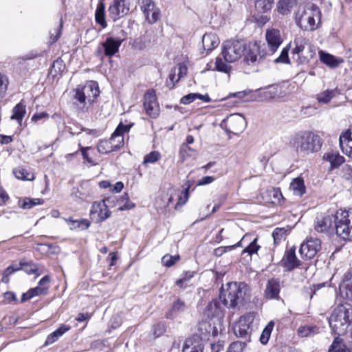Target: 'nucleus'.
<instances>
[{"mask_svg":"<svg viewBox=\"0 0 352 352\" xmlns=\"http://www.w3.org/2000/svg\"><path fill=\"white\" fill-rule=\"evenodd\" d=\"M133 126L131 124H123L120 123L109 140L111 146H112V148L113 151L119 149L121 146H123L124 144V134L128 133Z\"/></svg>","mask_w":352,"mask_h":352,"instance_id":"nucleus-15","label":"nucleus"},{"mask_svg":"<svg viewBox=\"0 0 352 352\" xmlns=\"http://www.w3.org/2000/svg\"><path fill=\"white\" fill-rule=\"evenodd\" d=\"M130 6V0H113L109 8L110 17L113 21H117L129 12Z\"/></svg>","mask_w":352,"mask_h":352,"instance_id":"nucleus-13","label":"nucleus"},{"mask_svg":"<svg viewBox=\"0 0 352 352\" xmlns=\"http://www.w3.org/2000/svg\"><path fill=\"white\" fill-rule=\"evenodd\" d=\"M244 61L248 65H253L258 62L264 56L260 50V45L256 42H250L245 45V50L243 54Z\"/></svg>","mask_w":352,"mask_h":352,"instance_id":"nucleus-16","label":"nucleus"},{"mask_svg":"<svg viewBox=\"0 0 352 352\" xmlns=\"http://www.w3.org/2000/svg\"><path fill=\"white\" fill-rule=\"evenodd\" d=\"M329 352H346V346L340 337H336L331 344Z\"/></svg>","mask_w":352,"mask_h":352,"instance_id":"nucleus-43","label":"nucleus"},{"mask_svg":"<svg viewBox=\"0 0 352 352\" xmlns=\"http://www.w3.org/2000/svg\"><path fill=\"white\" fill-rule=\"evenodd\" d=\"M323 159L330 163L332 169L339 167L344 162V157L333 151L325 153Z\"/></svg>","mask_w":352,"mask_h":352,"instance_id":"nucleus-27","label":"nucleus"},{"mask_svg":"<svg viewBox=\"0 0 352 352\" xmlns=\"http://www.w3.org/2000/svg\"><path fill=\"white\" fill-rule=\"evenodd\" d=\"M249 291L248 285L244 282H230L226 285V288H222L220 299H222L225 306L235 308L242 305Z\"/></svg>","mask_w":352,"mask_h":352,"instance_id":"nucleus-2","label":"nucleus"},{"mask_svg":"<svg viewBox=\"0 0 352 352\" xmlns=\"http://www.w3.org/2000/svg\"><path fill=\"white\" fill-rule=\"evenodd\" d=\"M144 107L146 114L151 118H155L159 116V105L153 91H148L144 95Z\"/></svg>","mask_w":352,"mask_h":352,"instance_id":"nucleus-17","label":"nucleus"},{"mask_svg":"<svg viewBox=\"0 0 352 352\" xmlns=\"http://www.w3.org/2000/svg\"><path fill=\"white\" fill-rule=\"evenodd\" d=\"M292 53L296 62L305 64L314 58L316 47L307 38L297 35L293 42Z\"/></svg>","mask_w":352,"mask_h":352,"instance_id":"nucleus-4","label":"nucleus"},{"mask_svg":"<svg viewBox=\"0 0 352 352\" xmlns=\"http://www.w3.org/2000/svg\"><path fill=\"white\" fill-rule=\"evenodd\" d=\"M252 238V236L251 234H245L236 244L228 248L233 249L236 247L243 246L245 243H249L247 247L243 250V254L247 253L249 255H252L256 253L261 248V246L257 243L258 239L256 237H254V239Z\"/></svg>","mask_w":352,"mask_h":352,"instance_id":"nucleus-19","label":"nucleus"},{"mask_svg":"<svg viewBox=\"0 0 352 352\" xmlns=\"http://www.w3.org/2000/svg\"><path fill=\"white\" fill-rule=\"evenodd\" d=\"M185 309V302L181 300H177L174 302L171 310L167 314V318H173L177 313L184 311Z\"/></svg>","mask_w":352,"mask_h":352,"instance_id":"nucleus-42","label":"nucleus"},{"mask_svg":"<svg viewBox=\"0 0 352 352\" xmlns=\"http://www.w3.org/2000/svg\"><path fill=\"white\" fill-rule=\"evenodd\" d=\"M274 0H256L255 8L260 12H266L273 6Z\"/></svg>","mask_w":352,"mask_h":352,"instance_id":"nucleus-40","label":"nucleus"},{"mask_svg":"<svg viewBox=\"0 0 352 352\" xmlns=\"http://www.w3.org/2000/svg\"><path fill=\"white\" fill-rule=\"evenodd\" d=\"M66 221L69 223L70 229H87L90 226V222L87 219H81L78 220H73L72 219H66Z\"/></svg>","mask_w":352,"mask_h":352,"instance_id":"nucleus-39","label":"nucleus"},{"mask_svg":"<svg viewBox=\"0 0 352 352\" xmlns=\"http://www.w3.org/2000/svg\"><path fill=\"white\" fill-rule=\"evenodd\" d=\"M214 177L212 176H206L199 179L197 182L198 186H204L212 183L214 181Z\"/></svg>","mask_w":352,"mask_h":352,"instance_id":"nucleus-60","label":"nucleus"},{"mask_svg":"<svg viewBox=\"0 0 352 352\" xmlns=\"http://www.w3.org/2000/svg\"><path fill=\"white\" fill-rule=\"evenodd\" d=\"M289 189L294 195L301 197L305 192L304 180L300 177H296L290 184Z\"/></svg>","mask_w":352,"mask_h":352,"instance_id":"nucleus-30","label":"nucleus"},{"mask_svg":"<svg viewBox=\"0 0 352 352\" xmlns=\"http://www.w3.org/2000/svg\"><path fill=\"white\" fill-rule=\"evenodd\" d=\"M227 130L232 133H238L243 131L246 126L245 118L240 114H232L223 120Z\"/></svg>","mask_w":352,"mask_h":352,"instance_id":"nucleus-14","label":"nucleus"},{"mask_svg":"<svg viewBox=\"0 0 352 352\" xmlns=\"http://www.w3.org/2000/svg\"><path fill=\"white\" fill-rule=\"evenodd\" d=\"M47 289L48 287L38 286L34 288H32L29 289L26 293L23 294L21 297V301L24 302L31 299L34 296L45 294Z\"/></svg>","mask_w":352,"mask_h":352,"instance_id":"nucleus-34","label":"nucleus"},{"mask_svg":"<svg viewBox=\"0 0 352 352\" xmlns=\"http://www.w3.org/2000/svg\"><path fill=\"white\" fill-rule=\"evenodd\" d=\"M141 10L150 23L156 22L160 17V12L153 0H137Z\"/></svg>","mask_w":352,"mask_h":352,"instance_id":"nucleus-12","label":"nucleus"},{"mask_svg":"<svg viewBox=\"0 0 352 352\" xmlns=\"http://www.w3.org/2000/svg\"><path fill=\"white\" fill-rule=\"evenodd\" d=\"M340 146L342 151L352 157V138L351 133L346 131L342 133L340 136Z\"/></svg>","mask_w":352,"mask_h":352,"instance_id":"nucleus-25","label":"nucleus"},{"mask_svg":"<svg viewBox=\"0 0 352 352\" xmlns=\"http://www.w3.org/2000/svg\"><path fill=\"white\" fill-rule=\"evenodd\" d=\"M336 89H327L316 95L318 102L327 104L336 96Z\"/></svg>","mask_w":352,"mask_h":352,"instance_id":"nucleus-35","label":"nucleus"},{"mask_svg":"<svg viewBox=\"0 0 352 352\" xmlns=\"http://www.w3.org/2000/svg\"><path fill=\"white\" fill-rule=\"evenodd\" d=\"M318 330V329L315 326H302L298 329V335L305 338L317 333Z\"/></svg>","mask_w":352,"mask_h":352,"instance_id":"nucleus-44","label":"nucleus"},{"mask_svg":"<svg viewBox=\"0 0 352 352\" xmlns=\"http://www.w3.org/2000/svg\"><path fill=\"white\" fill-rule=\"evenodd\" d=\"M8 84V78L4 76L0 75V98L4 96L7 90Z\"/></svg>","mask_w":352,"mask_h":352,"instance_id":"nucleus-58","label":"nucleus"},{"mask_svg":"<svg viewBox=\"0 0 352 352\" xmlns=\"http://www.w3.org/2000/svg\"><path fill=\"white\" fill-rule=\"evenodd\" d=\"M97 150L102 154H107L113 151L112 146H111L108 140H100L97 145Z\"/></svg>","mask_w":352,"mask_h":352,"instance_id":"nucleus-48","label":"nucleus"},{"mask_svg":"<svg viewBox=\"0 0 352 352\" xmlns=\"http://www.w3.org/2000/svg\"><path fill=\"white\" fill-rule=\"evenodd\" d=\"M329 322L336 334L339 336L345 335L352 327V305L349 303L338 305L332 311Z\"/></svg>","mask_w":352,"mask_h":352,"instance_id":"nucleus-1","label":"nucleus"},{"mask_svg":"<svg viewBox=\"0 0 352 352\" xmlns=\"http://www.w3.org/2000/svg\"><path fill=\"white\" fill-rule=\"evenodd\" d=\"M124 188V184L121 182H118L116 183V184L113 186V188H111L110 191L112 192H120L122 188Z\"/></svg>","mask_w":352,"mask_h":352,"instance_id":"nucleus-64","label":"nucleus"},{"mask_svg":"<svg viewBox=\"0 0 352 352\" xmlns=\"http://www.w3.org/2000/svg\"><path fill=\"white\" fill-rule=\"evenodd\" d=\"M245 45L237 40H228L221 45V56L226 63L238 60L244 54Z\"/></svg>","mask_w":352,"mask_h":352,"instance_id":"nucleus-8","label":"nucleus"},{"mask_svg":"<svg viewBox=\"0 0 352 352\" xmlns=\"http://www.w3.org/2000/svg\"><path fill=\"white\" fill-rule=\"evenodd\" d=\"M216 69L219 72L228 73L231 67L223 61L221 57H217L215 62Z\"/></svg>","mask_w":352,"mask_h":352,"instance_id":"nucleus-52","label":"nucleus"},{"mask_svg":"<svg viewBox=\"0 0 352 352\" xmlns=\"http://www.w3.org/2000/svg\"><path fill=\"white\" fill-rule=\"evenodd\" d=\"M99 94L98 83L90 80L85 85L79 86L76 89L74 98L80 104H82L83 109L88 110L93 105Z\"/></svg>","mask_w":352,"mask_h":352,"instance_id":"nucleus-7","label":"nucleus"},{"mask_svg":"<svg viewBox=\"0 0 352 352\" xmlns=\"http://www.w3.org/2000/svg\"><path fill=\"white\" fill-rule=\"evenodd\" d=\"M293 146L297 151L316 152L322 146L319 136L309 131H300L293 138Z\"/></svg>","mask_w":352,"mask_h":352,"instance_id":"nucleus-5","label":"nucleus"},{"mask_svg":"<svg viewBox=\"0 0 352 352\" xmlns=\"http://www.w3.org/2000/svg\"><path fill=\"white\" fill-rule=\"evenodd\" d=\"M256 316L257 314L254 312H250L242 316L233 327L234 334L237 337L243 338L250 341L253 323Z\"/></svg>","mask_w":352,"mask_h":352,"instance_id":"nucleus-9","label":"nucleus"},{"mask_svg":"<svg viewBox=\"0 0 352 352\" xmlns=\"http://www.w3.org/2000/svg\"><path fill=\"white\" fill-rule=\"evenodd\" d=\"M274 322L273 321H270L263 329L260 336V342L263 344H265L268 342L272 331L274 329Z\"/></svg>","mask_w":352,"mask_h":352,"instance_id":"nucleus-45","label":"nucleus"},{"mask_svg":"<svg viewBox=\"0 0 352 352\" xmlns=\"http://www.w3.org/2000/svg\"><path fill=\"white\" fill-rule=\"evenodd\" d=\"M335 225V215H327L321 219L318 218L315 224V230L323 232Z\"/></svg>","mask_w":352,"mask_h":352,"instance_id":"nucleus-26","label":"nucleus"},{"mask_svg":"<svg viewBox=\"0 0 352 352\" xmlns=\"http://www.w3.org/2000/svg\"><path fill=\"white\" fill-rule=\"evenodd\" d=\"M321 249V241L319 239L310 237L301 244L299 252L302 258L312 259Z\"/></svg>","mask_w":352,"mask_h":352,"instance_id":"nucleus-10","label":"nucleus"},{"mask_svg":"<svg viewBox=\"0 0 352 352\" xmlns=\"http://www.w3.org/2000/svg\"><path fill=\"white\" fill-rule=\"evenodd\" d=\"M318 54L320 61L331 67H336L341 63V60H338L333 55L322 50H320Z\"/></svg>","mask_w":352,"mask_h":352,"instance_id":"nucleus-31","label":"nucleus"},{"mask_svg":"<svg viewBox=\"0 0 352 352\" xmlns=\"http://www.w3.org/2000/svg\"><path fill=\"white\" fill-rule=\"evenodd\" d=\"M122 41L118 38L108 37L102 43L104 53L107 56H112L116 54L122 44Z\"/></svg>","mask_w":352,"mask_h":352,"instance_id":"nucleus-22","label":"nucleus"},{"mask_svg":"<svg viewBox=\"0 0 352 352\" xmlns=\"http://www.w3.org/2000/svg\"><path fill=\"white\" fill-rule=\"evenodd\" d=\"M202 43L204 48L210 52L219 45V39L214 33H206L203 36Z\"/></svg>","mask_w":352,"mask_h":352,"instance_id":"nucleus-28","label":"nucleus"},{"mask_svg":"<svg viewBox=\"0 0 352 352\" xmlns=\"http://www.w3.org/2000/svg\"><path fill=\"white\" fill-rule=\"evenodd\" d=\"M96 21L103 28L106 27L104 20V6L102 3L100 4L96 11Z\"/></svg>","mask_w":352,"mask_h":352,"instance_id":"nucleus-49","label":"nucleus"},{"mask_svg":"<svg viewBox=\"0 0 352 352\" xmlns=\"http://www.w3.org/2000/svg\"><path fill=\"white\" fill-rule=\"evenodd\" d=\"M70 329L69 327L62 324L58 329H56L55 331L50 334L45 342V345H49L51 344H53L54 342H56L60 336H62L65 332L69 331Z\"/></svg>","mask_w":352,"mask_h":352,"instance_id":"nucleus-33","label":"nucleus"},{"mask_svg":"<svg viewBox=\"0 0 352 352\" xmlns=\"http://www.w3.org/2000/svg\"><path fill=\"white\" fill-rule=\"evenodd\" d=\"M340 294L345 298L352 300V273H347L340 285Z\"/></svg>","mask_w":352,"mask_h":352,"instance_id":"nucleus-24","label":"nucleus"},{"mask_svg":"<svg viewBox=\"0 0 352 352\" xmlns=\"http://www.w3.org/2000/svg\"><path fill=\"white\" fill-rule=\"evenodd\" d=\"M120 211L127 210L134 208L135 204L129 200V197L126 193H124L118 200Z\"/></svg>","mask_w":352,"mask_h":352,"instance_id":"nucleus-41","label":"nucleus"},{"mask_svg":"<svg viewBox=\"0 0 352 352\" xmlns=\"http://www.w3.org/2000/svg\"><path fill=\"white\" fill-rule=\"evenodd\" d=\"M13 173L15 175V177L19 179L31 181L34 179L33 173L29 172L23 167H18L16 168H14L13 170Z\"/></svg>","mask_w":352,"mask_h":352,"instance_id":"nucleus-38","label":"nucleus"},{"mask_svg":"<svg viewBox=\"0 0 352 352\" xmlns=\"http://www.w3.org/2000/svg\"><path fill=\"white\" fill-rule=\"evenodd\" d=\"M80 150L82 153L83 159L86 160V162L89 164H90L92 166L96 165L97 163H96L89 156L87 153L88 150H90L91 148L89 146L87 147H82L81 145L79 144Z\"/></svg>","mask_w":352,"mask_h":352,"instance_id":"nucleus-56","label":"nucleus"},{"mask_svg":"<svg viewBox=\"0 0 352 352\" xmlns=\"http://www.w3.org/2000/svg\"><path fill=\"white\" fill-rule=\"evenodd\" d=\"M195 100V93H190L183 96L180 100V102L184 104H189Z\"/></svg>","mask_w":352,"mask_h":352,"instance_id":"nucleus-59","label":"nucleus"},{"mask_svg":"<svg viewBox=\"0 0 352 352\" xmlns=\"http://www.w3.org/2000/svg\"><path fill=\"white\" fill-rule=\"evenodd\" d=\"M265 39L267 43L268 52L270 54H273L283 42L280 31L274 28L266 31Z\"/></svg>","mask_w":352,"mask_h":352,"instance_id":"nucleus-18","label":"nucleus"},{"mask_svg":"<svg viewBox=\"0 0 352 352\" xmlns=\"http://www.w3.org/2000/svg\"><path fill=\"white\" fill-rule=\"evenodd\" d=\"M161 158V154L158 151H152L146 154L144 157L143 164H153Z\"/></svg>","mask_w":352,"mask_h":352,"instance_id":"nucleus-50","label":"nucleus"},{"mask_svg":"<svg viewBox=\"0 0 352 352\" xmlns=\"http://www.w3.org/2000/svg\"><path fill=\"white\" fill-rule=\"evenodd\" d=\"M222 313V307L219 300L217 299H214L210 302H209L204 311V314L208 318L221 316Z\"/></svg>","mask_w":352,"mask_h":352,"instance_id":"nucleus-29","label":"nucleus"},{"mask_svg":"<svg viewBox=\"0 0 352 352\" xmlns=\"http://www.w3.org/2000/svg\"><path fill=\"white\" fill-rule=\"evenodd\" d=\"M289 47H285L281 51L280 56L275 60L276 63H289V59L288 57Z\"/></svg>","mask_w":352,"mask_h":352,"instance_id":"nucleus-55","label":"nucleus"},{"mask_svg":"<svg viewBox=\"0 0 352 352\" xmlns=\"http://www.w3.org/2000/svg\"><path fill=\"white\" fill-rule=\"evenodd\" d=\"M20 270H23L28 274H32L36 273L38 271V268L36 265L32 263H25L23 261H21L19 263Z\"/></svg>","mask_w":352,"mask_h":352,"instance_id":"nucleus-47","label":"nucleus"},{"mask_svg":"<svg viewBox=\"0 0 352 352\" xmlns=\"http://www.w3.org/2000/svg\"><path fill=\"white\" fill-rule=\"evenodd\" d=\"M164 326L161 324H157L154 328V335L155 337H159L164 332Z\"/></svg>","mask_w":352,"mask_h":352,"instance_id":"nucleus-62","label":"nucleus"},{"mask_svg":"<svg viewBox=\"0 0 352 352\" xmlns=\"http://www.w3.org/2000/svg\"><path fill=\"white\" fill-rule=\"evenodd\" d=\"M107 201H109V199L93 203L90 210V218L96 223L104 221L110 217L111 212L108 209Z\"/></svg>","mask_w":352,"mask_h":352,"instance_id":"nucleus-11","label":"nucleus"},{"mask_svg":"<svg viewBox=\"0 0 352 352\" xmlns=\"http://www.w3.org/2000/svg\"><path fill=\"white\" fill-rule=\"evenodd\" d=\"M48 117H49L48 113H47L45 112H41V113L34 114L33 116L32 117V120L34 122H37L40 120L45 119V118H47Z\"/></svg>","mask_w":352,"mask_h":352,"instance_id":"nucleus-61","label":"nucleus"},{"mask_svg":"<svg viewBox=\"0 0 352 352\" xmlns=\"http://www.w3.org/2000/svg\"><path fill=\"white\" fill-rule=\"evenodd\" d=\"M195 155V151L191 148L188 145L183 144L180 148L179 157L182 161H184L187 157H192Z\"/></svg>","mask_w":352,"mask_h":352,"instance_id":"nucleus-46","label":"nucleus"},{"mask_svg":"<svg viewBox=\"0 0 352 352\" xmlns=\"http://www.w3.org/2000/svg\"><path fill=\"white\" fill-rule=\"evenodd\" d=\"M320 10L314 4L299 7L295 15L297 25L305 31L316 30L320 23Z\"/></svg>","mask_w":352,"mask_h":352,"instance_id":"nucleus-3","label":"nucleus"},{"mask_svg":"<svg viewBox=\"0 0 352 352\" xmlns=\"http://www.w3.org/2000/svg\"><path fill=\"white\" fill-rule=\"evenodd\" d=\"M8 195L5 192V190L0 186V206L6 204L7 200L8 199Z\"/></svg>","mask_w":352,"mask_h":352,"instance_id":"nucleus-63","label":"nucleus"},{"mask_svg":"<svg viewBox=\"0 0 352 352\" xmlns=\"http://www.w3.org/2000/svg\"><path fill=\"white\" fill-rule=\"evenodd\" d=\"M246 346L245 342L236 341L232 342L228 349V352H243Z\"/></svg>","mask_w":352,"mask_h":352,"instance_id":"nucleus-53","label":"nucleus"},{"mask_svg":"<svg viewBox=\"0 0 352 352\" xmlns=\"http://www.w3.org/2000/svg\"><path fill=\"white\" fill-rule=\"evenodd\" d=\"M187 67L183 64H179L173 67L169 75L168 78L166 80V86L172 89L175 87V82H177L182 77L187 74Z\"/></svg>","mask_w":352,"mask_h":352,"instance_id":"nucleus-20","label":"nucleus"},{"mask_svg":"<svg viewBox=\"0 0 352 352\" xmlns=\"http://www.w3.org/2000/svg\"><path fill=\"white\" fill-rule=\"evenodd\" d=\"M280 281L278 279L272 278L268 280L265 290V296L267 299H277L280 293Z\"/></svg>","mask_w":352,"mask_h":352,"instance_id":"nucleus-23","label":"nucleus"},{"mask_svg":"<svg viewBox=\"0 0 352 352\" xmlns=\"http://www.w3.org/2000/svg\"><path fill=\"white\" fill-rule=\"evenodd\" d=\"M12 113H13L10 117L11 120H16L19 124H21L26 113L25 106L21 103L17 104L14 107Z\"/></svg>","mask_w":352,"mask_h":352,"instance_id":"nucleus-37","label":"nucleus"},{"mask_svg":"<svg viewBox=\"0 0 352 352\" xmlns=\"http://www.w3.org/2000/svg\"><path fill=\"white\" fill-rule=\"evenodd\" d=\"M179 259V255L172 256L170 254L164 255L162 258V262L166 267H171Z\"/></svg>","mask_w":352,"mask_h":352,"instance_id":"nucleus-51","label":"nucleus"},{"mask_svg":"<svg viewBox=\"0 0 352 352\" xmlns=\"http://www.w3.org/2000/svg\"><path fill=\"white\" fill-rule=\"evenodd\" d=\"M294 3V0H278L276 10L282 15H287L291 12Z\"/></svg>","mask_w":352,"mask_h":352,"instance_id":"nucleus-32","label":"nucleus"},{"mask_svg":"<svg viewBox=\"0 0 352 352\" xmlns=\"http://www.w3.org/2000/svg\"><path fill=\"white\" fill-rule=\"evenodd\" d=\"M44 202L43 199L39 198H24L23 200L19 201V206L23 209H31L35 206L41 205Z\"/></svg>","mask_w":352,"mask_h":352,"instance_id":"nucleus-36","label":"nucleus"},{"mask_svg":"<svg viewBox=\"0 0 352 352\" xmlns=\"http://www.w3.org/2000/svg\"><path fill=\"white\" fill-rule=\"evenodd\" d=\"M19 270H20L19 267H14L13 265L8 267L3 273L1 281L8 283L9 282V276Z\"/></svg>","mask_w":352,"mask_h":352,"instance_id":"nucleus-54","label":"nucleus"},{"mask_svg":"<svg viewBox=\"0 0 352 352\" xmlns=\"http://www.w3.org/2000/svg\"><path fill=\"white\" fill-rule=\"evenodd\" d=\"M295 251V248H291L285 252L281 261L282 265L289 271L302 265V262L297 258Z\"/></svg>","mask_w":352,"mask_h":352,"instance_id":"nucleus-21","label":"nucleus"},{"mask_svg":"<svg viewBox=\"0 0 352 352\" xmlns=\"http://www.w3.org/2000/svg\"><path fill=\"white\" fill-rule=\"evenodd\" d=\"M335 228L340 238L352 241V208L337 210L335 214Z\"/></svg>","mask_w":352,"mask_h":352,"instance_id":"nucleus-6","label":"nucleus"},{"mask_svg":"<svg viewBox=\"0 0 352 352\" xmlns=\"http://www.w3.org/2000/svg\"><path fill=\"white\" fill-rule=\"evenodd\" d=\"M65 65H63L61 60H56L54 62L52 68L51 73L54 72V75H57L58 74H61L63 71Z\"/></svg>","mask_w":352,"mask_h":352,"instance_id":"nucleus-57","label":"nucleus"}]
</instances>
